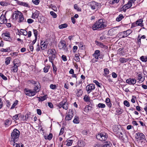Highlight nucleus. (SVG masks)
<instances>
[{"label": "nucleus", "mask_w": 147, "mask_h": 147, "mask_svg": "<svg viewBox=\"0 0 147 147\" xmlns=\"http://www.w3.org/2000/svg\"><path fill=\"white\" fill-rule=\"evenodd\" d=\"M95 88V85L93 84H90L87 85L86 87V90L88 93H90L92 90Z\"/></svg>", "instance_id": "10"}, {"label": "nucleus", "mask_w": 147, "mask_h": 147, "mask_svg": "<svg viewBox=\"0 0 147 147\" xmlns=\"http://www.w3.org/2000/svg\"><path fill=\"white\" fill-rule=\"evenodd\" d=\"M109 69L107 68H106L104 69V75L105 76H106L109 73Z\"/></svg>", "instance_id": "41"}, {"label": "nucleus", "mask_w": 147, "mask_h": 147, "mask_svg": "<svg viewBox=\"0 0 147 147\" xmlns=\"http://www.w3.org/2000/svg\"><path fill=\"white\" fill-rule=\"evenodd\" d=\"M22 15V13L18 11H16L13 12L12 15L13 19L16 20L20 16Z\"/></svg>", "instance_id": "13"}, {"label": "nucleus", "mask_w": 147, "mask_h": 147, "mask_svg": "<svg viewBox=\"0 0 147 147\" xmlns=\"http://www.w3.org/2000/svg\"><path fill=\"white\" fill-rule=\"evenodd\" d=\"M32 2L35 5H38L40 2L39 0H32Z\"/></svg>", "instance_id": "50"}, {"label": "nucleus", "mask_w": 147, "mask_h": 147, "mask_svg": "<svg viewBox=\"0 0 147 147\" xmlns=\"http://www.w3.org/2000/svg\"><path fill=\"white\" fill-rule=\"evenodd\" d=\"M20 32L24 35L26 36L27 35L28 32L25 30L21 29L20 30Z\"/></svg>", "instance_id": "44"}, {"label": "nucleus", "mask_w": 147, "mask_h": 147, "mask_svg": "<svg viewBox=\"0 0 147 147\" xmlns=\"http://www.w3.org/2000/svg\"><path fill=\"white\" fill-rule=\"evenodd\" d=\"M107 26L104 19H100L95 22L92 26L94 30H102Z\"/></svg>", "instance_id": "1"}, {"label": "nucleus", "mask_w": 147, "mask_h": 147, "mask_svg": "<svg viewBox=\"0 0 147 147\" xmlns=\"http://www.w3.org/2000/svg\"><path fill=\"white\" fill-rule=\"evenodd\" d=\"M58 46L60 49H65L66 47V42L65 40H61L58 44Z\"/></svg>", "instance_id": "12"}, {"label": "nucleus", "mask_w": 147, "mask_h": 147, "mask_svg": "<svg viewBox=\"0 0 147 147\" xmlns=\"http://www.w3.org/2000/svg\"><path fill=\"white\" fill-rule=\"evenodd\" d=\"M142 74H139L138 76V79L140 81L142 82L144 80L142 79Z\"/></svg>", "instance_id": "40"}, {"label": "nucleus", "mask_w": 147, "mask_h": 147, "mask_svg": "<svg viewBox=\"0 0 147 147\" xmlns=\"http://www.w3.org/2000/svg\"><path fill=\"white\" fill-rule=\"evenodd\" d=\"M126 82L130 85H134L136 82V80L135 79L129 78L126 80Z\"/></svg>", "instance_id": "14"}, {"label": "nucleus", "mask_w": 147, "mask_h": 147, "mask_svg": "<svg viewBox=\"0 0 147 147\" xmlns=\"http://www.w3.org/2000/svg\"><path fill=\"white\" fill-rule=\"evenodd\" d=\"M117 113L119 115L122 114L123 112V110L122 109H118L117 110Z\"/></svg>", "instance_id": "64"}, {"label": "nucleus", "mask_w": 147, "mask_h": 147, "mask_svg": "<svg viewBox=\"0 0 147 147\" xmlns=\"http://www.w3.org/2000/svg\"><path fill=\"white\" fill-rule=\"evenodd\" d=\"M73 122L75 123H78L79 122V120L78 118L77 117H75L73 121Z\"/></svg>", "instance_id": "47"}, {"label": "nucleus", "mask_w": 147, "mask_h": 147, "mask_svg": "<svg viewBox=\"0 0 147 147\" xmlns=\"http://www.w3.org/2000/svg\"><path fill=\"white\" fill-rule=\"evenodd\" d=\"M123 104L124 105L127 107H129L130 106L129 102L126 100L124 101Z\"/></svg>", "instance_id": "51"}, {"label": "nucleus", "mask_w": 147, "mask_h": 147, "mask_svg": "<svg viewBox=\"0 0 147 147\" xmlns=\"http://www.w3.org/2000/svg\"><path fill=\"white\" fill-rule=\"evenodd\" d=\"M20 134V131L17 129H14L11 133L9 138L10 142L12 144L17 142L19 140Z\"/></svg>", "instance_id": "2"}, {"label": "nucleus", "mask_w": 147, "mask_h": 147, "mask_svg": "<svg viewBox=\"0 0 147 147\" xmlns=\"http://www.w3.org/2000/svg\"><path fill=\"white\" fill-rule=\"evenodd\" d=\"M20 114H17L13 116L12 117L13 120L16 121L18 119V116Z\"/></svg>", "instance_id": "45"}, {"label": "nucleus", "mask_w": 147, "mask_h": 147, "mask_svg": "<svg viewBox=\"0 0 147 147\" xmlns=\"http://www.w3.org/2000/svg\"><path fill=\"white\" fill-rule=\"evenodd\" d=\"M0 4L3 6H5L9 5L10 3L5 1H1L0 3Z\"/></svg>", "instance_id": "37"}, {"label": "nucleus", "mask_w": 147, "mask_h": 147, "mask_svg": "<svg viewBox=\"0 0 147 147\" xmlns=\"http://www.w3.org/2000/svg\"><path fill=\"white\" fill-rule=\"evenodd\" d=\"M13 144V147H24V145L21 143H14Z\"/></svg>", "instance_id": "29"}, {"label": "nucleus", "mask_w": 147, "mask_h": 147, "mask_svg": "<svg viewBox=\"0 0 147 147\" xmlns=\"http://www.w3.org/2000/svg\"><path fill=\"white\" fill-rule=\"evenodd\" d=\"M18 101L17 100H16L14 102L13 104L12 105V106L10 108L11 109H13L15 107L16 105H17L18 103Z\"/></svg>", "instance_id": "32"}, {"label": "nucleus", "mask_w": 147, "mask_h": 147, "mask_svg": "<svg viewBox=\"0 0 147 147\" xmlns=\"http://www.w3.org/2000/svg\"><path fill=\"white\" fill-rule=\"evenodd\" d=\"M19 20L18 22H26V20H24V17L23 14L22 13V15L19 17Z\"/></svg>", "instance_id": "21"}, {"label": "nucleus", "mask_w": 147, "mask_h": 147, "mask_svg": "<svg viewBox=\"0 0 147 147\" xmlns=\"http://www.w3.org/2000/svg\"><path fill=\"white\" fill-rule=\"evenodd\" d=\"M50 7H51L52 8L53 10H54L55 11H57V8L55 5L52 4H51L50 5Z\"/></svg>", "instance_id": "52"}, {"label": "nucleus", "mask_w": 147, "mask_h": 147, "mask_svg": "<svg viewBox=\"0 0 147 147\" xmlns=\"http://www.w3.org/2000/svg\"><path fill=\"white\" fill-rule=\"evenodd\" d=\"M140 60L142 62H146L147 61V57L146 56H142L140 58Z\"/></svg>", "instance_id": "30"}, {"label": "nucleus", "mask_w": 147, "mask_h": 147, "mask_svg": "<svg viewBox=\"0 0 147 147\" xmlns=\"http://www.w3.org/2000/svg\"><path fill=\"white\" fill-rule=\"evenodd\" d=\"M50 14L54 18H55L57 17L56 14L55 13L54 11H51L50 12Z\"/></svg>", "instance_id": "49"}, {"label": "nucleus", "mask_w": 147, "mask_h": 147, "mask_svg": "<svg viewBox=\"0 0 147 147\" xmlns=\"http://www.w3.org/2000/svg\"><path fill=\"white\" fill-rule=\"evenodd\" d=\"M47 95H46L42 97H40L41 100H40L41 101H43L45 100L46 99Z\"/></svg>", "instance_id": "62"}, {"label": "nucleus", "mask_w": 147, "mask_h": 147, "mask_svg": "<svg viewBox=\"0 0 147 147\" xmlns=\"http://www.w3.org/2000/svg\"><path fill=\"white\" fill-rule=\"evenodd\" d=\"M131 33V31L130 30H128L126 31L120 32L118 35H119L121 36V38H123L129 35Z\"/></svg>", "instance_id": "7"}, {"label": "nucleus", "mask_w": 147, "mask_h": 147, "mask_svg": "<svg viewBox=\"0 0 147 147\" xmlns=\"http://www.w3.org/2000/svg\"><path fill=\"white\" fill-rule=\"evenodd\" d=\"M141 38L140 37V36H139L138 38V43L139 45V47H140V45H141Z\"/></svg>", "instance_id": "59"}, {"label": "nucleus", "mask_w": 147, "mask_h": 147, "mask_svg": "<svg viewBox=\"0 0 147 147\" xmlns=\"http://www.w3.org/2000/svg\"><path fill=\"white\" fill-rule=\"evenodd\" d=\"M53 137V135L52 134L50 133L49 135H48L47 136H45V139L47 140H51Z\"/></svg>", "instance_id": "34"}, {"label": "nucleus", "mask_w": 147, "mask_h": 147, "mask_svg": "<svg viewBox=\"0 0 147 147\" xmlns=\"http://www.w3.org/2000/svg\"><path fill=\"white\" fill-rule=\"evenodd\" d=\"M2 36L5 40L9 42H11L12 41V39L10 36V34L9 32H6L3 33L2 34Z\"/></svg>", "instance_id": "8"}, {"label": "nucleus", "mask_w": 147, "mask_h": 147, "mask_svg": "<svg viewBox=\"0 0 147 147\" xmlns=\"http://www.w3.org/2000/svg\"><path fill=\"white\" fill-rule=\"evenodd\" d=\"M49 67L48 66H46L44 67L43 69V71L45 73L47 72L48 71Z\"/></svg>", "instance_id": "57"}, {"label": "nucleus", "mask_w": 147, "mask_h": 147, "mask_svg": "<svg viewBox=\"0 0 147 147\" xmlns=\"http://www.w3.org/2000/svg\"><path fill=\"white\" fill-rule=\"evenodd\" d=\"M112 144L109 142L107 141L102 145L97 144L95 145L94 147H111Z\"/></svg>", "instance_id": "9"}, {"label": "nucleus", "mask_w": 147, "mask_h": 147, "mask_svg": "<svg viewBox=\"0 0 147 147\" xmlns=\"http://www.w3.org/2000/svg\"><path fill=\"white\" fill-rule=\"evenodd\" d=\"M25 94L28 96H34L36 94L35 91L29 89L25 88L24 89Z\"/></svg>", "instance_id": "6"}, {"label": "nucleus", "mask_w": 147, "mask_h": 147, "mask_svg": "<svg viewBox=\"0 0 147 147\" xmlns=\"http://www.w3.org/2000/svg\"><path fill=\"white\" fill-rule=\"evenodd\" d=\"M83 92V91L81 89H79L76 94L78 97H79L82 95Z\"/></svg>", "instance_id": "35"}, {"label": "nucleus", "mask_w": 147, "mask_h": 147, "mask_svg": "<svg viewBox=\"0 0 147 147\" xmlns=\"http://www.w3.org/2000/svg\"><path fill=\"white\" fill-rule=\"evenodd\" d=\"M137 135L138 137L140 138V140H142V139H144L145 138V136L142 133H138Z\"/></svg>", "instance_id": "28"}, {"label": "nucleus", "mask_w": 147, "mask_h": 147, "mask_svg": "<svg viewBox=\"0 0 147 147\" xmlns=\"http://www.w3.org/2000/svg\"><path fill=\"white\" fill-rule=\"evenodd\" d=\"M34 34L36 38H37V36L38 34V31L36 30L33 29Z\"/></svg>", "instance_id": "55"}, {"label": "nucleus", "mask_w": 147, "mask_h": 147, "mask_svg": "<svg viewBox=\"0 0 147 147\" xmlns=\"http://www.w3.org/2000/svg\"><path fill=\"white\" fill-rule=\"evenodd\" d=\"M28 82H29V83L33 84L34 85H36V84H38V82H36L33 80H29Z\"/></svg>", "instance_id": "58"}, {"label": "nucleus", "mask_w": 147, "mask_h": 147, "mask_svg": "<svg viewBox=\"0 0 147 147\" xmlns=\"http://www.w3.org/2000/svg\"><path fill=\"white\" fill-rule=\"evenodd\" d=\"M18 66L14 65V66L13 67V71L14 72H17L18 70Z\"/></svg>", "instance_id": "39"}, {"label": "nucleus", "mask_w": 147, "mask_h": 147, "mask_svg": "<svg viewBox=\"0 0 147 147\" xmlns=\"http://www.w3.org/2000/svg\"><path fill=\"white\" fill-rule=\"evenodd\" d=\"M97 107L99 108H105V107L106 106L105 104L99 103Z\"/></svg>", "instance_id": "42"}, {"label": "nucleus", "mask_w": 147, "mask_h": 147, "mask_svg": "<svg viewBox=\"0 0 147 147\" xmlns=\"http://www.w3.org/2000/svg\"><path fill=\"white\" fill-rule=\"evenodd\" d=\"M138 21H136V23H134L132 24L131 28H133L138 26L137 24L138 23Z\"/></svg>", "instance_id": "63"}, {"label": "nucleus", "mask_w": 147, "mask_h": 147, "mask_svg": "<svg viewBox=\"0 0 147 147\" xmlns=\"http://www.w3.org/2000/svg\"><path fill=\"white\" fill-rule=\"evenodd\" d=\"M90 97H89L87 95H86L84 97V100L85 102H90V103L92 102V100H90Z\"/></svg>", "instance_id": "27"}, {"label": "nucleus", "mask_w": 147, "mask_h": 147, "mask_svg": "<svg viewBox=\"0 0 147 147\" xmlns=\"http://www.w3.org/2000/svg\"><path fill=\"white\" fill-rule=\"evenodd\" d=\"M35 85V86L34 87V91H35V92L36 94L39 91V88H40V86L39 82L38 83V84H36V85Z\"/></svg>", "instance_id": "20"}, {"label": "nucleus", "mask_w": 147, "mask_h": 147, "mask_svg": "<svg viewBox=\"0 0 147 147\" xmlns=\"http://www.w3.org/2000/svg\"><path fill=\"white\" fill-rule=\"evenodd\" d=\"M7 20L5 15L2 14L0 18V23L1 24H5L7 22Z\"/></svg>", "instance_id": "15"}, {"label": "nucleus", "mask_w": 147, "mask_h": 147, "mask_svg": "<svg viewBox=\"0 0 147 147\" xmlns=\"http://www.w3.org/2000/svg\"><path fill=\"white\" fill-rule=\"evenodd\" d=\"M48 53L50 56L49 57L50 62H52L56 57V51L54 49H49L48 51Z\"/></svg>", "instance_id": "3"}, {"label": "nucleus", "mask_w": 147, "mask_h": 147, "mask_svg": "<svg viewBox=\"0 0 147 147\" xmlns=\"http://www.w3.org/2000/svg\"><path fill=\"white\" fill-rule=\"evenodd\" d=\"M129 59L123 57H121L119 59V61L121 63H124L127 62Z\"/></svg>", "instance_id": "22"}, {"label": "nucleus", "mask_w": 147, "mask_h": 147, "mask_svg": "<svg viewBox=\"0 0 147 147\" xmlns=\"http://www.w3.org/2000/svg\"><path fill=\"white\" fill-rule=\"evenodd\" d=\"M73 140H67L65 142H62V144L64 143V144H66L67 146H70L73 143Z\"/></svg>", "instance_id": "18"}, {"label": "nucleus", "mask_w": 147, "mask_h": 147, "mask_svg": "<svg viewBox=\"0 0 147 147\" xmlns=\"http://www.w3.org/2000/svg\"><path fill=\"white\" fill-rule=\"evenodd\" d=\"M57 106L59 109L62 107L63 109L67 110L68 108V103L67 102L66 100H64L58 104Z\"/></svg>", "instance_id": "5"}, {"label": "nucleus", "mask_w": 147, "mask_h": 147, "mask_svg": "<svg viewBox=\"0 0 147 147\" xmlns=\"http://www.w3.org/2000/svg\"><path fill=\"white\" fill-rule=\"evenodd\" d=\"M11 58L10 57H7L5 59V63L6 65H8L10 63Z\"/></svg>", "instance_id": "36"}, {"label": "nucleus", "mask_w": 147, "mask_h": 147, "mask_svg": "<svg viewBox=\"0 0 147 147\" xmlns=\"http://www.w3.org/2000/svg\"><path fill=\"white\" fill-rule=\"evenodd\" d=\"M17 4L21 6H23L25 7H29V4L27 3L19 1L17 2Z\"/></svg>", "instance_id": "19"}, {"label": "nucleus", "mask_w": 147, "mask_h": 147, "mask_svg": "<svg viewBox=\"0 0 147 147\" xmlns=\"http://www.w3.org/2000/svg\"><path fill=\"white\" fill-rule=\"evenodd\" d=\"M67 26V24L65 23L61 24L59 26V29H62L63 28H66Z\"/></svg>", "instance_id": "33"}, {"label": "nucleus", "mask_w": 147, "mask_h": 147, "mask_svg": "<svg viewBox=\"0 0 147 147\" xmlns=\"http://www.w3.org/2000/svg\"><path fill=\"white\" fill-rule=\"evenodd\" d=\"M52 63V66L53 67V71L54 74H57V68L56 66L54 64L53 61H52L51 62Z\"/></svg>", "instance_id": "26"}, {"label": "nucleus", "mask_w": 147, "mask_h": 147, "mask_svg": "<svg viewBox=\"0 0 147 147\" xmlns=\"http://www.w3.org/2000/svg\"><path fill=\"white\" fill-rule=\"evenodd\" d=\"M39 15L38 11H36L34 13H32V18L34 19L37 18Z\"/></svg>", "instance_id": "23"}, {"label": "nucleus", "mask_w": 147, "mask_h": 147, "mask_svg": "<svg viewBox=\"0 0 147 147\" xmlns=\"http://www.w3.org/2000/svg\"><path fill=\"white\" fill-rule=\"evenodd\" d=\"M94 83H95L96 85L99 87H101L100 85H102L101 84L99 83L97 80H95L93 81Z\"/></svg>", "instance_id": "54"}, {"label": "nucleus", "mask_w": 147, "mask_h": 147, "mask_svg": "<svg viewBox=\"0 0 147 147\" xmlns=\"http://www.w3.org/2000/svg\"><path fill=\"white\" fill-rule=\"evenodd\" d=\"M96 138L101 141L106 140L108 138V135L105 132H101L96 135Z\"/></svg>", "instance_id": "4"}, {"label": "nucleus", "mask_w": 147, "mask_h": 147, "mask_svg": "<svg viewBox=\"0 0 147 147\" xmlns=\"http://www.w3.org/2000/svg\"><path fill=\"white\" fill-rule=\"evenodd\" d=\"M50 87L51 88L53 89H55L57 88L56 85L55 84H51L50 85Z\"/></svg>", "instance_id": "60"}, {"label": "nucleus", "mask_w": 147, "mask_h": 147, "mask_svg": "<svg viewBox=\"0 0 147 147\" xmlns=\"http://www.w3.org/2000/svg\"><path fill=\"white\" fill-rule=\"evenodd\" d=\"M100 51L99 50H96L94 51V53L93 54L92 56L93 57H95V59H98L99 58H101V57H100Z\"/></svg>", "instance_id": "16"}, {"label": "nucleus", "mask_w": 147, "mask_h": 147, "mask_svg": "<svg viewBox=\"0 0 147 147\" xmlns=\"http://www.w3.org/2000/svg\"><path fill=\"white\" fill-rule=\"evenodd\" d=\"M0 76L4 80H7V78L2 73H0Z\"/></svg>", "instance_id": "56"}, {"label": "nucleus", "mask_w": 147, "mask_h": 147, "mask_svg": "<svg viewBox=\"0 0 147 147\" xmlns=\"http://www.w3.org/2000/svg\"><path fill=\"white\" fill-rule=\"evenodd\" d=\"M96 42L97 45H98L101 47H104L105 46V45H104L103 43L101 42L98 41H96Z\"/></svg>", "instance_id": "46"}, {"label": "nucleus", "mask_w": 147, "mask_h": 147, "mask_svg": "<svg viewBox=\"0 0 147 147\" xmlns=\"http://www.w3.org/2000/svg\"><path fill=\"white\" fill-rule=\"evenodd\" d=\"M128 6H127V4L125 5H124L122 8H123V10L124 12H125L126 9H128L129 8L127 7Z\"/></svg>", "instance_id": "61"}, {"label": "nucleus", "mask_w": 147, "mask_h": 147, "mask_svg": "<svg viewBox=\"0 0 147 147\" xmlns=\"http://www.w3.org/2000/svg\"><path fill=\"white\" fill-rule=\"evenodd\" d=\"M40 45L41 46V48L43 50L46 48L47 47V44L45 42H43L42 41H41L40 42Z\"/></svg>", "instance_id": "25"}, {"label": "nucleus", "mask_w": 147, "mask_h": 147, "mask_svg": "<svg viewBox=\"0 0 147 147\" xmlns=\"http://www.w3.org/2000/svg\"><path fill=\"white\" fill-rule=\"evenodd\" d=\"M90 5L91 8L94 9L97 8L98 5V3L95 1H92L90 2Z\"/></svg>", "instance_id": "17"}, {"label": "nucleus", "mask_w": 147, "mask_h": 147, "mask_svg": "<svg viewBox=\"0 0 147 147\" xmlns=\"http://www.w3.org/2000/svg\"><path fill=\"white\" fill-rule=\"evenodd\" d=\"M13 64L14 65L19 66L20 65V62L19 59H16L13 61Z\"/></svg>", "instance_id": "24"}, {"label": "nucleus", "mask_w": 147, "mask_h": 147, "mask_svg": "<svg viewBox=\"0 0 147 147\" xmlns=\"http://www.w3.org/2000/svg\"><path fill=\"white\" fill-rule=\"evenodd\" d=\"M124 17L122 14H120L116 18V20L118 22L120 21Z\"/></svg>", "instance_id": "31"}, {"label": "nucleus", "mask_w": 147, "mask_h": 147, "mask_svg": "<svg viewBox=\"0 0 147 147\" xmlns=\"http://www.w3.org/2000/svg\"><path fill=\"white\" fill-rule=\"evenodd\" d=\"M73 116V114L72 110L69 109V111L66 116L65 119L66 121H69L71 120Z\"/></svg>", "instance_id": "11"}, {"label": "nucleus", "mask_w": 147, "mask_h": 147, "mask_svg": "<svg viewBox=\"0 0 147 147\" xmlns=\"http://www.w3.org/2000/svg\"><path fill=\"white\" fill-rule=\"evenodd\" d=\"M120 0H110V3L112 4L118 3Z\"/></svg>", "instance_id": "38"}, {"label": "nucleus", "mask_w": 147, "mask_h": 147, "mask_svg": "<svg viewBox=\"0 0 147 147\" xmlns=\"http://www.w3.org/2000/svg\"><path fill=\"white\" fill-rule=\"evenodd\" d=\"M74 7L75 9L77 10L78 11H81V9L79 7L77 4H75L74 5Z\"/></svg>", "instance_id": "48"}, {"label": "nucleus", "mask_w": 147, "mask_h": 147, "mask_svg": "<svg viewBox=\"0 0 147 147\" xmlns=\"http://www.w3.org/2000/svg\"><path fill=\"white\" fill-rule=\"evenodd\" d=\"M10 120L7 119L5 121L4 124L5 126H8L10 125Z\"/></svg>", "instance_id": "43"}, {"label": "nucleus", "mask_w": 147, "mask_h": 147, "mask_svg": "<svg viewBox=\"0 0 147 147\" xmlns=\"http://www.w3.org/2000/svg\"><path fill=\"white\" fill-rule=\"evenodd\" d=\"M76 59L75 60L77 62L79 61L80 60V58L79 57V55L78 54H76L75 55Z\"/></svg>", "instance_id": "53"}]
</instances>
